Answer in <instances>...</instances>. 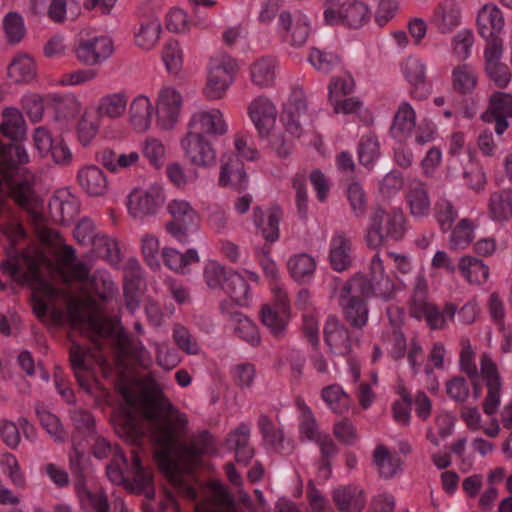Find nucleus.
I'll list each match as a JSON object with an SVG mask.
<instances>
[{"instance_id": "55", "label": "nucleus", "mask_w": 512, "mask_h": 512, "mask_svg": "<svg viewBox=\"0 0 512 512\" xmlns=\"http://www.w3.org/2000/svg\"><path fill=\"white\" fill-rule=\"evenodd\" d=\"M3 29L7 42L12 45L21 42L26 34L24 19L17 12H9L5 15Z\"/></svg>"}, {"instance_id": "57", "label": "nucleus", "mask_w": 512, "mask_h": 512, "mask_svg": "<svg viewBox=\"0 0 512 512\" xmlns=\"http://www.w3.org/2000/svg\"><path fill=\"white\" fill-rule=\"evenodd\" d=\"M286 317L287 315H283L279 310H273L268 305H263L261 308V321L263 325L277 338H281L285 333L287 325Z\"/></svg>"}, {"instance_id": "34", "label": "nucleus", "mask_w": 512, "mask_h": 512, "mask_svg": "<svg viewBox=\"0 0 512 512\" xmlns=\"http://www.w3.org/2000/svg\"><path fill=\"white\" fill-rule=\"evenodd\" d=\"M115 429L119 436L123 437L133 445H138L144 436L134 412L123 408L115 422Z\"/></svg>"}, {"instance_id": "2", "label": "nucleus", "mask_w": 512, "mask_h": 512, "mask_svg": "<svg viewBox=\"0 0 512 512\" xmlns=\"http://www.w3.org/2000/svg\"><path fill=\"white\" fill-rule=\"evenodd\" d=\"M3 161L0 163V190L7 192L10 198L21 208L32 215L37 222L36 233L40 241L52 243L59 234L56 230L40 224L42 215L35 211L40 199L34 190L32 176H23L19 173V164L28 162L29 157L24 147L18 143L3 148Z\"/></svg>"}, {"instance_id": "27", "label": "nucleus", "mask_w": 512, "mask_h": 512, "mask_svg": "<svg viewBox=\"0 0 512 512\" xmlns=\"http://www.w3.org/2000/svg\"><path fill=\"white\" fill-rule=\"evenodd\" d=\"M329 262L338 272L347 270L352 263V241L343 232H336L331 238Z\"/></svg>"}, {"instance_id": "43", "label": "nucleus", "mask_w": 512, "mask_h": 512, "mask_svg": "<svg viewBox=\"0 0 512 512\" xmlns=\"http://www.w3.org/2000/svg\"><path fill=\"white\" fill-rule=\"evenodd\" d=\"M406 198L410 212L414 217H423L428 214L430 210V199L423 182L419 180L411 181Z\"/></svg>"}, {"instance_id": "10", "label": "nucleus", "mask_w": 512, "mask_h": 512, "mask_svg": "<svg viewBox=\"0 0 512 512\" xmlns=\"http://www.w3.org/2000/svg\"><path fill=\"white\" fill-rule=\"evenodd\" d=\"M165 202L164 191L159 185L135 189L128 196V211L133 218L143 219L155 215Z\"/></svg>"}, {"instance_id": "32", "label": "nucleus", "mask_w": 512, "mask_h": 512, "mask_svg": "<svg viewBox=\"0 0 512 512\" xmlns=\"http://www.w3.org/2000/svg\"><path fill=\"white\" fill-rule=\"evenodd\" d=\"M0 132L14 142H18L25 137L26 123L22 113L17 108L7 107L3 110Z\"/></svg>"}, {"instance_id": "25", "label": "nucleus", "mask_w": 512, "mask_h": 512, "mask_svg": "<svg viewBox=\"0 0 512 512\" xmlns=\"http://www.w3.org/2000/svg\"><path fill=\"white\" fill-rule=\"evenodd\" d=\"M331 497L340 512H361L366 505L364 491L355 485L339 486Z\"/></svg>"}, {"instance_id": "35", "label": "nucleus", "mask_w": 512, "mask_h": 512, "mask_svg": "<svg viewBox=\"0 0 512 512\" xmlns=\"http://www.w3.org/2000/svg\"><path fill=\"white\" fill-rule=\"evenodd\" d=\"M488 212L492 220L508 221L512 217V190L502 189L490 194Z\"/></svg>"}, {"instance_id": "28", "label": "nucleus", "mask_w": 512, "mask_h": 512, "mask_svg": "<svg viewBox=\"0 0 512 512\" xmlns=\"http://www.w3.org/2000/svg\"><path fill=\"white\" fill-rule=\"evenodd\" d=\"M251 427L247 423H240L231 431L226 440L227 447L235 452L238 463L247 465L254 456V449L249 444Z\"/></svg>"}, {"instance_id": "39", "label": "nucleus", "mask_w": 512, "mask_h": 512, "mask_svg": "<svg viewBox=\"0 0 512 512\" xmlns=\"http://www.w3.org/2000/svg\"><path fill=\"white\" fill-rule=\"evenodd\" d=\"M296 406L300 411L299 416V433L300 439L316 442L325 434L321 433L317 420L311 410V408L305 403L302 398L296 399Z\"/></svg>"}, {"instance_id": "7", "label": "nucleus", "mask_w": 512, "mask_h": 512, "mask_svg": "<svg viewBox=\"0 0 512 512\" xmlns=\"http://www.w3.org/2000/svg\"><path fill=\"white\" fill-rule=\"evenodd\" d=\"M238 69L234 58L224 52L210 57L207 67V84L204 93L209 99H221L230 85Z\"/></svg>"}, {"instance_id": "59", "label": "nucleus", "mask_w": 512, "mask_h": 512, "mask_svg": "<svg viewBox=\"0 0 512 512\" xmlns=\"http://www.w3.org/2000/svg\"><path fill=\"white\" fill-rule=\"evenodd\" d=\"M57 118L70 119L76 117L81 110V103L73 94L57 95L53 98Z\"/></svg>"}, {"instance_id": "20", "label": "nucleus", "mask_w": 512, "mask_h": 512, "mask_svg": "<svg viewBox=\"0 0 512 512\" xmlns=\"http://www.w3.org/2000/svg\"><path fill=\"white\" fill-rule=\"evenodd\" d=\"M248 114L259 136L261 138L268 137L277 118L274 104L264 96L257 97L249 104Z\"/></svg>"}, {"instance_id": "50", "label": "nucleus", "mask_w": 512, "mask_h": 512, "mask_svg": "<svg viewBox=\"0 0 512 512\" xmlns=\"http://www.w3.org/2000/svg\"><path fill=\"white\" fill-rule=\"evenodd\" d=\"M127 101L125 92L107 94L100 99L98 113L108 118H118L124 114Z\"/></svg>"}, {"instance_id": "62", "label": "nucleus", "mask_w": 512, "mask_h": 512, "mask_svg": "<svg viewBox=\"0 0 512 512\" xmlns=\"http://www.w3.org/2000/svg\"><path fill=\"white\" fill-rule=\"evenodd\" d=\"M173 340L184 352L190 355H197L200 352V346L196 338L190 331L181 324H175L173 327Z\"/></svg>"}, {"instance_id": "60", "label": "nucleus", "mask_w": 512, "mask_h": 512, "mask_svg": "<svg viewBox=\"0 0 512 512\" xmlns=\"http://www.w3.org/2000/svg\"><path fill=\"white\" fill-rule=\"evenodd\" d=\"M162 60L169 73L178 74L182 69L183 55L178 41L169 40L162 51Z\"/></svg>"}, {"instance_id": "63", "label": "nucleus", "mask_w": 512, "mask_h": 512, "mask_svg": "<svg viewBox=\"0 0 512 512\" xmlns=\"http://www.w3.org/2000/svg\"><path fill=\"white\" fill-rule=\"evenodd\" d=\"M386 342L388 344V354L393 360L399 361L405 357L408 346L407 339L398 327L395 326L391 332L387 333Z\"/></svg>"}, {"instance_id": "26", "label": "nucleus", "mask_w": 512, "mask_h": 512, "mask_svg": "<svg viewBox=\"0 0 512 512\" xmlns=\"http://www.w3.org/2000/svg\"><path fill=\"white\" fill-rule=\"evenodd\" d=\"M370 276V278L365 277L372 288L371 293L375 297L389 301L393 296L394 284L390 277L385 274L383 260L380 258L379 254H375L371 259Z\"/></svg>"}, {"instance_id": "38", "label": "nucleus", "mask_w": 512, "mask_h": 512, "mask_svg": "<svg viewBox=\"0 0 512 512\" xmlns=\"http://www.w3.org/2000/svg\"><path fill=\"white\" fill-rule=\"evenodd\" d=\"M416 125V112L408 102L400 104L390 129L393 138H407Z\"/></svg>"}, {"instance_id": "15", "label": "nucleus", "mask_w": 512, "mask_h": 512, "mask_svg": "<svg viewBox=\"0 0 512 512\" xmlns=\"http://www.w3.org/2000/svg\"><path fill=\"white\" fill-rule=\"evenodd\" d=\"M480 369L488 390L483 411L487 415H493L500 405L501 377L496 364L487 354L481 356Z\"/></svg>"}, {"instance_id": "31", "label": "nucleus", "mask_w": 512, "mask_h": 512, "mask_svg": "<svg viewBox=\"0 0 512 512\" xmlns=\"http://www.w3.org/2000/svg\"><path fill=\"white\" fill-rule=\"evenodd\" d=\"M77 179L81 188L90 196H102L108 189L104 172L95 165L81 168Z\"/></svg>"}, {"instance_id": "42", "label": "nucleus", "mask_w": 512, "mask_h": 512, "mask_svg": "<svg viewBox=\"0 0 512 512\" xmlns=\"http://www.w3.org/2000/svg\"><path fill=\"white\" fill-rule=\"evenodd\" d=\"M130 121L137 131H146L151 125L153 105L145 95H139L130 104Z\"/></svg>"}, {"instance_id": "14", "label": "nucleus", "mask_w": 512, "mask_h": 512, "mask_svg": "<svg viewBox=\"0 0 512 512\" xmlns=\"http://www.w3.org/2000/svg\"><path fill=\"white\" fill-rule=\"evenodd\" d=\"M509 118H512V94L493 93L487 109L481 115V120L485 123L494 122L496 134L502 135L509 127Z\"/></svg>"}, {"instance_id": "61", "label": "nucleus", "mask_w": 512, "mask_h": 512, "mask_svg": "<svg viewBox=\"0 0 512 512\" xmlns=\"http://www.w3.org/2000/svg\"><path fill=\"white\" fill-rule=\"evenodd\" d=\"M69 468L76 478V487L82 488L85 485L86 461L84 451L76 443H73L72 451L69 454Z\"/></svg>"}, {"instance_id": "13", "label": "nucleus", "mask_w": 512, "mask_h": 512, "mask_svg": "<svg viewBox=\"0 0 512 512\" xmlns=\"http://www.w3.org/2000/svg\"><path fill=\"white\" fill-rule=\"evenodd\" d=\"M504 24L502 11L495 4L487 3L479 10L477 27L480 36L486 41V47H491L494 44L503 46L500 34L503 31Z\"/></svg>"}, {"instance_id": "8", "label": "nucleus", "mask_w": 512, "mask_h": 512, "mask_svg": "<svg viewBox=\"0 0 512 512\" xmlns=\"http://www.w3.org/2000/svg\"><path fill=\"white\" fill-rule=\"evenodd\" d=\"M172 220L166 223V231L178 242L187 243L189 236L200 228V217L186 200L174 199L168 204Z\"/></svg>"}, {"instance_id": "29", "label": "nucleus", "mask_w": 512, "mask_h": 512, "mask_svg": "<svg viewBox=\"0 0 512 512\" xmlns=\"http://www.w3.org/2000/svg\"><path fill=\"white\" fill-rule=\"evenodd\" d=\"M502 54L503 46L494 44L491 47H485V70L489 77L500 88L506 87L511 80L508 67L500 62Z\"/></svg>"}, {"instance_id": "30", "label": "nucleus", "mask_w": 512, "mask_h": 512, "mask_svg": "<svg viewBox=\"0 0 512 512\" xmlns=\"http://www.w3.org/2000/svg\"><path fill=\"white\" fill-rule=\"evenodd\" d=\"M49 208L56 221L68 225L78 215L80 211V203L75 196L67 192H60L57 196L51 199Z\"/></svg>"}, {"instance_id": "9", "label": "nucleus", "mask_w": 512, "mask_h": 512, "mask_svg": "<svg viewBox=\"0 0 512 512\" xmlns=\"http://www.w3.org/2000/svg\"><path fill=\"white\" fill-rule=\"evenodd\" d=\"M277 33L291 46H303L310 34L308 17L301 11H296L294 14L288 10L281 11L278 16Z\"/></svg>"}, {"instance_id": "23", "label": "nucleus", "mask_w": 512, "mask_h": 512, "mask_svg": "<svg viewBox=\"0 0 512 512\" xmlns=\"http://www.w3.org/2000/svg\"><path fill=\"white\" fill-rule=\"evenodd\" d=\"M462 11L456 0H443L434 10L431 24L441 34L453 32L460 24Z\"/></svg>"}, {"instance_id": "19", "label": "nucleus", "mask_w": 512, "mask_h": 512, "mask_svg": "<svg viewBox=\"0 0 512 512\" xmlns=\"http://www.w3.org/2000/svg\"><path fill=\"white\" fill-rule=\"evenodd\" d=\"M221 162L219 184L239 192L244 191L249 180L242 160L234 153H225Z\"/></svg>"}, {"instance_id": "58", "label": "nucleus", "mask_w": 512, "mask_h": 512, "mask_svg": "<svg viewBox=\"0 0 512 512\" xmlns=\"http://www.w3.org/2000/svg\"><path fill=\"white\" fill-rule=\"evenodd\" d=\"M347 199L354 217L362 219L367 213V195L358 182H353L348 186Z\"/></svg>"}, {"instance_id": "12", "label": "nucleus", "mask_w": 512, "mask_h": 512, "mask_svg": "<svg viewBox=\"0 0 512 512\" xmlns=\"http://www.w3.org/2000/svg\"><path fill=\"white\" fill-rule=\"evenodd\" d=\"M368 6L359 0H349L341 4L338 9L327 8L324 19L328 25L344 24L350 28H360L370 19Z\"/></svg>"}, {"instance_id": "48", "label": "nucleus", "mask_w": 512, "mask_h": 512, "mask_svg": "<svg viewBox=\"0 0 512 512\" xmlns=\"http://www.w3.org/2000/svg\"><path fill=\"white\" fill-rule=\"evenodd\" d=\"M161 30V22L158 19L141 23L134 35L136 45L144 50L152 49L159 40Z\"/></svg>"}, {"instance_id": "46", "label": "nucleus", "mask_w": 512, "mask_h": 512, "mask_svg": "<svg viewBox=\"0 0 512 512\" xmlns=\"http://www.w3.org/2000/svg\"><path fill=\"white\" fill-rule=\"evenodd\" d=\"M275 64L272 57H262L255 61L250 69L252 82L259 87L270 86L275 77Z\"/></svg>"}, {"instance_id": "47", "label": "nucleus", "mask_w": 512, "mask_h": 512, "mask_svg": "<svg viewBox=\"0 0 512 512\" xmlns=\"http://www.w3.org/2000/svg\"><path fill=\"white\" fill-rule=\"evenodd\" d=\"M321 397L329 408L337 414H343L349 409L350 398L338 384L324 387L321 391Z\"/></svg>"}, {"instance_id": "40", "label": "nucleus", "mask_w": 512, "mask_h": 512, "mask_svg": "<svg viewBox=\"0 0 512 512\" xmlns=\"http://www.w3.org/2000/svg\"><path fill=\"white\" fill-rule=\"evenodd\" d=\"M131 457V470L134 475L129 488L133 493H145L147 498L152 499L154 497V490L150 488L152 475L143 467L141 459L135 449L131 450Z\"/></svg>"}, {"instance_id": "44", "label": "nucleus", "mask_w": 512, "mask_h": 512, "mask_svg": "<svg viewBox=\"0 0 512 512\" xmlns=\"http://www.w3.org/2000/svg\"><path fill=\"white\" fill-rule=\"evenodd\" d=\"M164 264L177 273H186L187 267L199 262L198 252L191 248L181 253L174 248L165 247L161 253Z\"/></svg>"}, {"instance_id": "51", "label": "nucleus", "mask_w": 512, "mask_h": 512, "mask_svg": "<svg viewBox=\"0 0 512 512\" xmlns=\"http://www.w3.org/2000/svg\"><path fill=\"white\" fill-rule=\"evenodd\" d=\"M380 156L379 142L376 135L369 133L363 135L358 145V159L361 165L372 169Z\"/></svg>"}, {"instance_id": "52", "label": "nucleus", "mask_w": 512, "mask_h": 512, "mask_svg": "<svg viewBox=\"0 0 512 512\" xmlns=\"http://www.w3.org/2000/svg\"><path fill=\"white\" fill-rule=\"evenodd\" d=\"M308 61L320 72L330 73L341 66V58L332 51L311 48Z\"/></svg>"}, {"instance_id": "49", "label": "nucleus", "mask_w": 512, "mask_h": 512, "mask_svg": "<svg viewBox=\"0 0 512 512\" xmlns=\"http://www.w3.org/2000/svg\"><path fill=\"white\" fill-rule=\"evenodd\" d=\"M477 84L475 70L468 64L456 66L452 71V87L460 94L471 93Z\"/></svg>"}, {"instance_id": "11", "label": "nucleus", "mask_w": 512, "mask_h": 512, "mask_svg": "<svg viewBox=\"0 0 512 512\" xmlns=\"http://www.w3.org/2000/svg\"><path fill=\"white\" fill-rule=\"evenodd\" d=\"M73 52L82 65L97 66L112 56L114 45L112 39L107 36H95L79 40Z\"/></svg>"}, {"instance_id": "24", "label": "nucleus", "mask_w": 512, "mask_h": 512, "mask_svg": "<svg viewBox=\"0 0 512 512\" xmlns=\"http://www.w3.org/2000/svg\"><path fill=\"white\" fill-rule=\"evenodd\" d=\"M282 217L283 211L278 205L271 206L267 215L259 206L253 208V222L261 231L263 238L269 243H274L279 239V223Z\"/></svg>"}, {"instance_id": "45", "label": "nucleus", "mask_w": 512, "mask_h": 512, "mask_svg": "<svg viewBox=\"0 0 512 512\" xmlns=\"http://www.w3.org/2000/svg\"><path fill=\"white\" fill-rule=\"evenodd\" d=\"M7 75L15 83L32 81L36 75L34 60L27 54L17 55L9 64Z\"/></svg>"}, {"instance_id": "41", "label": "nucleus", "mask_w": 512, "mask_h": 512, "mask_svg": "<svg viewBox=\"0 0 512 512\" xmlns=\"http://www.w3.org/2000/svg\"><path fill=\"white\" fill-rule=\"evenodd\" d=\"M461 275L470 283L481 285L489 278V267L473 256H463L457 265Z\"/></svg>"}, {"instance_id": "33", "label": "nucleus", "mask_w": 512, "mask_h": 512, "mask_svg": "<svg viewBox=\"0 0 512 512\" xmlns=\"http://www.w3.org/2000/svg\"><path fill=\"white\" fill-rule=\"evenodd\" d=\"M287 268L294 281L307 284L313 279L316 261L307 253H299L289 258Z\"/></svg>"}, {"instance_id": "54", "label": "nucleus", "mask_w": 512, "mask_h": 512, "mask_svg": "<svg viewBox=\"0 0 512 512\" xmlns=\"http://www.w3.org/2000/svg\"><path fill=\"white\" fill-rule=\"evenodd\" d=\"M315 443H317L320 448V458L318 461L319 473L322 474L325 479H327L331 474L332 459L337 455L338 448L333 439L328 434H325Z\"/></svg>"}, {"instance_id": "4", "label": "nucleus", "mask_w": 512, "mask_h": 512, "mask_svg": "<svg viewBox=\"0 0 512 512\" xmlns=\"http://www.w3.org/2000/svg\"><path fill=\"white\" fill-rule=\"evenodd\" d=\"M407 219L400 209L384 210L373 206L368 215L365 229V242L368 247L376 249L388 242L401 241L407 231Z\"/></svg>"}, {"instance_id": "64", "label": "nucleus", "mask_w": 512, "mask_h": 512, "mask_svg": "<svg viewBox=\"0 0 512 512\" xmlns=\"http://www.w3.org/2000/svg\"><path fill=\"white\" fill-rule=\"evenodd\" d=\"M94 248L110 265L117 266L120 263V250L114 239L101 235L96 239Z\"/></svg>"}, {"instance_id": "6", "label": "nucleus", "mask_w": 512, "mask_h": 512, "mask_svg": "<svg viewBox=\"0 0 512 512\" xmlns=\"http://www.w3.org/2000/svg\"><path fill=\"white\" fill-rule=\"evenodd\" d=\"M427 280L424 274L419 273L415 278L412 297L410 300V315L416 319H425L432 330H442L448 320H453L457 312V305L446 303L440 311L437 306L427 301Z\"/></svg>"}, {"instance_id": "37", "label": "nucleus", "mask_w": 512, "mask_h": 512, "mask_svg": "<svg viewBox=\"0 0 512 512\" xmlns=\"http://www.w3.org/2000/svg\"><path fill=\"white\" fill-rule=\"evenodd\" d=\"M373 463L380 477L390 479L400 471L402 460L397 453H391L384 445H378L373 452Z\"/></svg>"}, {"instance_id": "17", "label": "nucleus", "mask_w": 512, "mask_h": 512, "mask_svg": "<svg viewBox=\"0 0 512 512\" xmlns=\"http://www.w3.org/2000/svg\"><path fill=\"white\" fill-rule=\"evenodd\" d=\"M188 133L203 137L221 136L227 132V124L223 118V114L218 109L209 111H199L192 115L189 122Z\"/></svg>"}, {"instance_id": "21", "label": "nucleus", "mask_w": 512, "mask_h": 512, "mask_svg": "<svg viewBox=\"0 0 512 512\" xmlns=\"http://www.w3.org/2000/svg\"><path fill=\"white\" fill-rule=\"evenodd\" d=\"M181 146L193 165L210 167L216 164V152L203 137L187 133L181 141Z\"/></svg>"}, {"instance_id": "3", "label": "nucleus", "mask_w": 512, "mask_h": 512, "mask_svg": "<svg viewBox=\"0 0 512 512\" xmlns=\"http://www.w3.org/2000/svg\"><path fill=\"white\" fill-rule=\"evenodd\" d=\"M1 231L9 240V245L5 247V256L0 262L2 275L17 283L39 287L48 298L58 296L59 290L43 279L38 260L15 247L26 237L23 226L19 223L8 222L2 224Z\"/></svg>"}, {"instance_id": "36", "label": "nucleus", "mask_w": 512, "mask_h": 512, "mask_svg": "<svg viewBox=\"0 0 512 512\" xmlns=\"http://www.w3.org/2000/svg\"><path fill=\"white\" fill-rule=\"evenodd\" d=\"M223 290L238 306H248L251 300L248 281L236 271L229 270Z\"/></svg>"}, {"instance_id": "5", "label": "nucleus", "mask_w": 512, "mask_h": 512, "mask_svg": "<svg viewBox=\"0 0 512 512\" xmlns=\"http://www.w3.org/2000/svg\"><path fill=\"white\" fill-rule=\"evenodd\" d=\"M365 275L356 274L340 289L338 304L345 321L353 329L361 330L368 323L369 307L367 299L374 296Z\"/></svg>"}, {"instance_id": "22", "label": "nucleus", "mask_w": 512, "mask_h": 512, "mask_svg": "<svg viewBox=\"0 0 512 512\" xmlns=\"http://www.w3.org/2000/svg\"><path fill=\"white\" fill-rule=\"evenodd\" d=\"M324 341L330 350L339 355H348L352 350L350 331L336 316L329 315L324 326Z\"/></svg>"}, {"instance_id": "16", "label": "nucleus", "mask_w": 512, "mask_h": 512, "mask_svg": "<svg viewBox=\"0 0 512 512\" xmlns=\"http://www.w3.org/2000/svg\"><path fill=\"white\" fill-rule=\"evenodd\" d=\"M257 426L262 436L263 446L267 450L282 455H289L293 452V441L285 437L283 429L276 426L268 415L260 414L257 420Z\"/></svg>"}, {"instance_id": "53", "label": "nucleus", "mask_w": 512, "mask_h": 512, "mask_svg": "<svg viewBox=\"0 0 512 512\" xmlns=\"http://www.w3.org/2000/svg\"><path fill=\"white\" fill-rule=\"evenodd\" d=\"M474 239V226L472 222L463 218L451 231L449 247L452 250H463L470 245Z\"/></svg>"}, {"instance_id": "1", "label": "nucleus", "mask_w": 512, "mask_h": 512, "mask_svg": "<svg viewBox=\"0 0 512 512\" xmlns=\"http://www.w3.org/2000/svg\"><path fill=\"white\" fill-rule=\"evenodd\" d=\"M139 409L150 422L154 440L159 447L155 453L159 469L185 497L196 499V489L188 483L174 456L179 439L187 428V415L175 408L161 391L145 393L139 400Z\"/></svg>"}, {"instance_id": "18", "label": "nucleus", "mask_w": 512, "mask_h": 512, "mask_svg": "<svg viewBox=\"0 0 512 512\" xmlns=\"http://www.w3.org/2000/svg\"><path fill=\"white\" fill-rule=\"evenodd\" d=\"M182 107V97L171 87L162 88L158 95L156 116L162 129H171L178 121Z\"/></svg>"}, {"instance_id": "56", "label": "nucleus", "mask_w": 512, "mask_h": 512, "mask_svg": "<svg viewBox=\"0 0 512 512\" xmlns=\"http://www.w3.org/2000/svg\"><path fill=\"white\" fill-rule=\"evenodd\" d=\"M434 210L440 230L444 233L450 231L458 217L455 206L449 200L441 198L435 203Z\"/></svg>"}]
</instances>
